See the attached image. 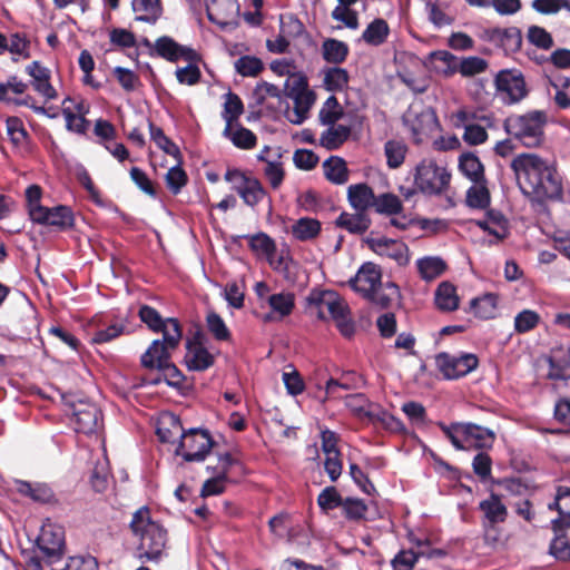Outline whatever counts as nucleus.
Segmentation results:
<instances>
[{
	"label": "nucleus",
	"mask_w": 570,
	"mask_h": 570,
	"mask_svg": "<svg viewBox=\"0 0 570 570\" xmlns=\"http://www.w3.org/2000/svg\"><path fill=\"white\" fill-rule=\"evenodd\" d=\"M243 111L244 106L240 98L233 92L226 94L223 111V118L226 121V126L233 125V122L238 119Z\"/></svg>",
	"instance_id": "864d4df0"
},
{
	"label": "nucleus",
	"mask_w": 570,
	"mask_h": 570,
	"mask_svg": "<svg viewBox=\"0 0 570 570\" xmlns=\"http://www.w3.org/2000/svg\"><path fill=\"white\" fill-rule=\"evenodd\" d=\"M397 294V286L393 283H387L384 287L381 284L379 288L374 289L373 295H368L366 298L381 307H387Z\"/></svg>",
	"instance_id": "13d9d810"
},
{
	"label": "nucleus",
	"mask_w": 570,
	"mask_h": 570,
	"mask_svg": "<svg viewBox=\"0 0 570 570\" xmlns=\"http://www.w3.org/2000/svg\"><path fill=\"white\" fill-rule=\"evenodd\" d=\"M347 197L351 206L356 212H365L374 205L375 196L366 184L351 185L347 189Z\"/></svg>",
	"instance_id": "a878e982"
},
{
	"label": "nucleus",
	"mask_w": 570,
	"mask_h": 570,
	"mask_svg": "<svg viewBox=\"0 0 570 570\" xmlns=\"http://www.w3.org/2000/svg\"><path fill=\"white\" fill-rule=\"evenodd\" d=\"M307 303L320 320L332 318L343 336L351 337L354 334L355 324L351 318L350 308L336 292L313 291L307 297Z\"/></svg>",
	"instance_id": "7ed1b4c3"
},
{
	"label": "nucleus",
	"mask_w": 570,
	"mask_h": 570,
	"mask_svg": "<svg viewBox=\"0 0 570 570\" xmlns=\"http://www.w3.org/2000/svg\"><path fill=\"white\" fill-rule=\"evenodd\" d=\"M247 239L249 248L258 258L265 259L276 252L275 240L265 233L249 235Z\"/></svg>",
	"instance_id": "ea45409f"
},
{
	"label": "nucleus",
	"mask_w": 570,
	"mask_h": 570,
	"mask_svg": "<svg viewBox=\"0 0 570 570\" xmlns=\"http://www.w3.org/2000/svg\"><path fill=\"white\" fill-rule=\"evenodd\" d=\"M51 570H98L97 561L92 557H71L63 566H50Z\"/></svg>",
	"instance_id": "680f3d73"
},
{
	"label": "nucleus",
	"mask_w": 570,
	"mask_h": 570,
	"mask_svg": "<svg viewBox=\"0 0 570 570\" xmlns=\"http://www.w3.org/2000/svg\"><path fill=\"white\" fill-rule=\"evenodd\" d=\"M374 414L375 415L371 417V423L380 422L386 430L391 432L404 431V425L401 420L382 410L379 405L376 406Z\"/></svg>",
	"instance_id": "e2e57ef3"
},
{
	"label": "nucleus",
	"mask_w": 570,
	"mask_h": 570,
	"mask_svg": "<svg viewBox=\"0 0 570 570\" xmlns=\"http://www.w3.org/2000/svg\"><path fill=\"white\" fill-rule=\"evenodd\" d=\"M17 491L35 502L48 503L53 499L52 489L46 483H31L28 481H17Z\"/></svg>",
	"instance_id": "7c9ffc66"
},
{
	"label": "nucleus",
	"mask_w": 570,
	"mask_h": 570,
	"mask_svg": "<svg viewBox=\"0 0 570 570\" xmlns=\"http://www.w3.org/2000/svg\"><path fill=\"white\" fill-rule=\"evenodd\" d=\"M390 33L387 22L382 18L374 19L362 33L364 42L371 46H380L385 42Z\"/></svg>",
	"instance_id": "e433bc0d"
},
{
	"label": "nucleus",
	"mask_w": 570,
	"mask_h": 570,
	"mask_svg": "<svg viewBox=\"0 0 570 570\" xmlns=\"http://www.w3.org/2000/svg\"><path fill=\"white\" fill-rule=\"evenodd\" d=\"M540 321L538 313L531 309H523L514 317V328L518 333H525L534 328Z\"/></svg>",
	"instance_id": "69168bd1"
},
{
	"label": "nucleus",
	"mask_w": 570,
	"mask_h": 570,
	"mask_svg": "<svg viewBox=\"0 0 570 570\" xmlns=\"http://www.w3.org/2000/svg\"><path fill=\"white\" fill-rule=\"evenodd\" d=\"M381 269L373 263L363 264L356 275L350 279L351 287L365 298L373 295L374 289L381 285Z\"/></svg>",
	"instance_id": "f3484780"
},
{
	"label": "nucleus",
	"mask_w": 570,
	"mask_h": 570,
	"mask_svg": "<svg viewBox=\"0 0 570 570\" xmlns=\"http://www.w3.org/2000/svg\"><path fill=\"white\" fill-rule=\"evenodd\" d=\"M150 138L155 144L164 150L167 155L180 159V150L176 144H174L163 131L161 128L156 127L153 122H149Z\"/></svg>",
	"instance_id": "3c124183"
},
{
	"label": "nucleus",
	"mask_w": 570,
	"mask_h": 570,
	"mask_svg": "<svg viewBox=\"0 0 570 570\" xmlns=\"http://www.w3.org/2000/svg\"><path fill=\"white\" fill-rule=\"evenodd\" d=\"M321 232V223L312 217H302L291 226L292 236L299 242H308L317 237Z\"/></svg>",
	"instance_id": "473e14b6"
},
{
	"label": "nucleus",
	"mask_w": 570,
	"mask_h": 570,
	"mask_svg": "<svg viewBox=\"0 0 570 570\" xmlns=\"http://www.w3.org/2000/svg\"><path fill=\"white\" fill-rule=\"evenodd\" d=\"M459 169L472 183L485 180L484 167L480 158L473 153H465L460 156Z\"/></svg>",
	"instance_id": "c756f323"
},
{
	"label": "nucleus",
	"mask_w": 570,
	"mask_h": 570,
	"mask_svg": "<svg viewBox=\"0 0 570 570\" xmlns=\"http://www.w3.org/2000/svg\"><path fill=\"white\" fill-rule=\"evenodd\" d=\"M215 361V356L205 347L200 336H195L186 343L185 364L190 371H205Z\"/></svg>",
	"instance_id": "6ab92c4d"
},
{
	"label": "nucleus",
	"mask_w": 570,
	"mask_h": 570,
	"mask_svg": "<svg viewBox=\"0 0 570 570\" xmlns=\"http://www.w3.org/2000/svg\"><path fill=\"white\" fill-rule=\"evenodd\" d=\"M546 121V114L534 110L507 118L504 128L525 147H535L542 141Z\"/></svg>",
	"instance_id": "423d86ee"
},
{
	"label": "nucleus",
	"mask_w": 570,
	"mask_h": 570,
	"mask_svg": "<svg viewBox=\"0 0 570 570\" xmlns=\"http://www.w3.org/2000/svg\"><path fill=\"white\" fill-rule=\"evenodd\" d=\"M33 215L35 217H32L31 220L40 225L53 226L60 229H67L73 226V214L68 206H43V208H36Z\"/></svg>",
	"instance_id": "dca6fc26"
},
{
	"label": "nucleus",
	"mask_w": 570,
	"mask_h": 570,
	"mask_svg": "<svg viewBox=\"0 0 570 570\" xmlns=\"http://www.w3.org/2000/svg\"><path fill=\"white\" fill-rule=\"evenodd\" d=\"M235 69L243 77H256L263 70V62L254 56H243L235 61Z\"/></svg>",
	"instance_id": "bf43d9fd"
},
{
	"label": "nucleus",
	"mask_w": 570,
	"mask_h": 570,
	"mask_svg": "<svg viewBox=\"0 0 570 570\" xmlns=\"http://www.w3.org/2000/svg\"><path fill=\"white\" fill-rule=\"evenodd\" d=\"M450 171L434 159H423L415 167L414 187L424 195L444 194L450 186Z\"/></svg>",
	"instance_id": "0eeeda50"
},
{
	"label": "nucleus",
	"mask_w": 570,
	"mask_h": 570,
	"mask_svg": "<svg viewBox=\"0 0 570 570\" xmlns=\"http://www.w3.org/2000/svg\"><path fill=\"white\" fill-rule=\"evenodd\" d=\"M497 94L505 104H514L527 95L525 81L521 71L504 69L495 77Z\"/></svg>",
	"instance_id": "ddd939ff"
},
{
	"label": "nucleus",
	"mask_w": 570,
	"mask_h": 570,
	"mask_svg": "<svg viewBox=\"0 0 570 570\" xmlns=\"http://www.w3.org/2000/svg\"><path fill=\"white\" fill-rule=\"evenodd\" d=\"M527 37L532 45L540 49L548 50L553 46V39L551 35L542 27H529Z\"/></svg>",
	"instance_id": "0e129e2a"
},
{
	"label": "nucleus",
	"mask_w": 570,
	"mask_h": 570,
	"mask_svg": "<svg viewBox=\"0 0 570 570\" xmlns=\"http://www.w3.org/2000/svg\"><path fill=\"white\" fill-rule=\"evenodd\" d=\"M212 448L209 434L199 429H191L180 434V442L176 453L185 461H203Z\"/></svg>",
	"instance_id": "9b49d317"
},
{
	"label": "nucleus",
	"mask_w": 570,
	"mask_h": 570,
	"mask_svg": "<svg viewBox=\"0 0 570 570\" xmlns=\"http://www.w3.org/2000/svg\"><path fill=\"white\" fill-rule=\"evenodd\" d=\"M404 126L411 131L415 142H421L438 127V118L433 109L412 105L403 115Z\"/></svg>",
	"instance_id": "9d476101"
},
{
	"label": "nucleus",
	"mask_w": 570,
	"mask_h": 570,
	"mask_svg": "<svg viewBox=\"0 0 570 570\" xmlns=\"http://www.w3.org/2000/svg\"><path fill=\"white\" fill-rule=\"evenodd\" d=\"M551 372L550 376L553 379L562 377V375L558 372H554V368L562 370L570 366V350L564 346H560L552 351V354L549 358ZM567 384L570 385V375L563 376Z\"/></svg>",
	"instance_id": "de8ad7c7"
},
{
	"label": "nucleus",
	"mask_w": 570,
	"mask_h": 570,
	"mask_svg": "<svg viewBox=\"0 0 570 570\" xmlns=\"http://www.w3.org/2000/svg\"><path fill=\"white\" fill-rule=\"evenodd\" d=\"M415 265L420 277L425 282L440 277L446 269V263L439 256H424Z\"/></svg>",
	"instance_id": "c85d7f7f"
},
{
	"label": "nucleus",
	"mask_w": 570,
	"mask_h": 570,
	"mask_svg": "<svg viewBox=\"0 0 570 570\" xmlns=\"http://www.w3.org/2000/svg\"><path fill=\"white\" fill-rule=\"evenodd\" d=\"M498 297L494 294H484L471 301V308L475 316L490 320L497 314Z\"/></svg>",
	"instance_id": "a19ab883"
},
{
	"label": "nucleus",
	"mask_w": 570,
	"mask_h": 570,
	"mask_svg": "<svg viewBox=\"0 0 570 570\" xmlns=\"http://www.w3.org/2000/svg\"><path fill=\"white\" fill-rule=\"evenodd\" d=\"M476 115L468 109H460L453 114L452 120L456 128H463V140L470 146H478L487 141L488 132L484 127L475 124Z\"/></svg>",
	"instance_id": "2eb2a0df"
},
{
	"label": "nucleus",
	"mask_w": 570,
	"mask_h": 570,
	"mask_svg": "<svg viewBox=\"0 0 570 570\" xmlns=\"http://www.w3.org/2000/svg\"><path fill=\"white\" fill-rule=\"evenodd\" d=\"M438 425L456 450L491 449L495 441L492 430L474 423L455 422L446 425L440 422Z\"/></svg>",
	"instance_id": "20e7f679"
},
{
	"label": "nucleus",
	"mask_w": 570,
	"mask_h": 570,
	"mask_svg": "<svg viewBox=\"0 0 570 570\" xmlns=\"http://www.w3.org/2000/svg\"><path fill=\"white\" fill-rule=\"evenodd\" d=\"M179 419L174 414L165 415L157 428V435L163 442H170L174 435L181 434Z\"/></svg>",
	"instance_id": "603ef678"
},
{
	"label": "nucleus",
	"mask_w": 570,
	"mask_h": 570,
	"mask_svg": "<svg viewBox=\"0 0 570 570\" xmlns=\"http://www.w3.org/2000/svg\"><path fill=\"white\" fill-rule=\"evenodd\" d=\"M271 313L265 316L266 321H281L288 316L295 307V296L289 292L272 294L267 297Z\"/></svg>",
	"instance_id": "5701e85b"
},
{
	"label": "nucleus",
	"mask_w": 570,
	"mask_h": 570,
	"mask_svg": "<svg viewBox=\"0 0 570 570\" xmlns=\"http://www.w3.org/2000/svg\"><path fill=\"white\" fill-rule=\"evenodd\" d=\"M384 154L387 166L395 169L404 163L407 154V146L402 140L391 139L384 145Z\"/></svg>",
	"instance_id": "79ce46f5"
},
{
	"label": "nucleus",
	"mask_w": 570,
	"mask_h": 570,
	"mask_svg": "<svg viewBox=\"0 0 570 570\" xmlns=\"http://www.w3.org/2000/svg\"><path fill=\"white\" fill-rule=\"evenodd\" d=\"M550 553L558 560H570V534L556 532L550 543Z\"/></svg>",
	"instance_id": "4d7b16f0"
},
{
	"label": "nucleus",
	"mask_w": 570,
	"mask_h": 570,
	"mask_svg": "<svg viewBox=\"0 0 570 570\" xmlns=\"http://www.w3.org/2000/svg\"><path fill=\"white\" fill-rule=\"evenodd\" d=\"M183 337L180 325L169 323L163 338L154 340L141 355V364L147 368H157L171 360L173 352L179 346Z\"/></svg>",
	"instance_id": "6e6552de"
},
{
	"label": "nucleus",
	"mask_w": 570,
	"mask_h": 570,
	"mask_svg": "<svg viewBox=\"0 0 570 570\" xmlns=\"http://www.w3.org/2000/svg\"><path fill=\"white\" fill-rule=\"evenodd\" d=\"M345 405L351 413L358 420L370 422L374 414L377 404H374L367 400L362 393L347 395L345 399Z\"/></svg>",
	"instance_id": "cd10ccee"
},
{
	"label": "nucleus",
	"mask_w": 570,
	"mask_h": 570,
	"mask_svg": "<svg viewBox=\"0 0 570 570\" xmlns=\"http://www.w3.org/2000/svg\"><path fill=\"white\" fill-rule=\"evenodd\" d=\"M371 220L364 212H356L355 214L342 213L337 219L336 225L346 229L352 234H362L370 227Z\"/></svg>",
	"instance_id": "c9c22d12"
},
{
	"label": "nucleus",
	"mask_w": 570,
	"mask_h": 570,
	"mask_svg": "<svg viewBox=\"0 0 570 570\" xmlns=\"http://www.w3.org/2000/svg\"><path fill=\"white\" fill-rule=\"evenodd\" d=\"M364 383L363 377L354 372H346L342 375L341 380L331 379L326 382V394L335 396L337 389L350 390L358 387Z\"/></svg>",
	"instance_id": "49530a36"
},
{
	"label": "nucleus",
	"mask_w": 570,
	"mask_h": 570,
	"mask_svg": "<svg viewBox=\"0 0 570 570\" xmlns=\"http://www.w3.org/2000/svg\"><path fill=\"white\" fill-rule=\"evenodd\" d=\"M476 225L497 240L508 236V220L500 212L489 210L484 218L476 220Z\"/></svg>",
	"instance_id": "b1692460"
},
{
	"label": "nucleus",
	"mask_w": 570,
	"mask_h": 570,
	"mask_svg": "<svg viewBox=\"0 0 570 570\" xmlns=\"http://www.w3.org/2000/svg\"><path fill=\"white\" fill-rule=\"evenodd\" d=\"M41 559L48 566L59 563L65 553V530L61 525L47 521L37 539Z\"/></svg>",
	"instance_id": "1a4fd4ad"
},
{
	"label": "nucleus",
	"mask_w": 570,
	"mask_h": 570,
	"mask_svg": "<svg viewBox=\"0 0 570 570\" xmlns=\"http://www.w3.org/2000/svg\"><path fill=\"white\" fill-rule=\"evenodd\" d=\"M225 179L233 185L244 203L254 207L266 197V191L258 179L247 177L238 169H228Z\"/></svg>",
	"instance_id": "4468645a"
},
{
	"label": "nucleus",
	"mask_w": 570,
	"mask_h": 570,
	"mask_svg": "<svg viewBox=\"0 0 570 570\" xmlns=\"http://www.w3.org/2000/svg\"><path fill=\"white\" fill-rule=\"evenodd\" d=\"M550 85L554 90V100L560 108L570 107V78L556 76L550 79Z\"/></svg>",
	"instance_id": "09e8293b"
},
{
	"label": "nucleus",
	"mask_w": 570,
	"mask_h": 570,
	"mask_svg": "<svg viewBox=\"0 0 570 570\" xmlns=\"http://www.w3.org/2000/svg\"><path fill=\"white\" fill-rule=\"evenodd\" d=\"M343 108L340 106L337 99L331 96L323 104L318 118L322 125H334L343 117Z\"/></svg>",
	"instance_id": "8fccbe9b"
},
{
	"label": "nucleus",
	"mask_w": 570,
	"mask_h": 570,
	"mask_svg": "<svg viewBox=\"0 0 570 570\" xmlns=\"http://www.w3.org/2000/svg\"><path fill=\"white\" fill-rule=\"evenodd\" d=\"M154 48L158 56L168 61L175 62L183 59L187 62H196L198 60V55L194 49L181 46L167 36L158 38Z\"/></svg>",
	"instance_id": "a211bd4d"
},
{
	"label": "nucleus",
	"mask_w": 570,
	"mask_h": 570,
	"mask_svg": "<svg viewBox=\"0 0 570 570\" xmlns=\"http://www.w3.org/2000/svg\"><path fill=\"white\" fill-rule=\"evenodd\" d=\"M323 169L325 177L334 184L341 185L348 179L346 163L341 157L332 156L326 159L323 164Z\"/></svg>",
	"instance_id": "4c0bfd02"
},
{
	"label": "nucleus",
	"mask_w": 570,
	"mask_h": 570,
	"mask_svg": "<svg viewBox=\"0 0 570 570\" xmlns=\"http://www.w3.org/2000/svg\"><path fill=\"white\" fill-rule=\"evenodd\" d=\"M348 53V47L345 42L336 39H327L322 45L323 58L331 63L343 62Z\"/></svg>",
	"instance_id": "37998d69"
},
{
	"label": "nucleus",
	"mask_w": 570,
	"mask_h": 570,
	"mask_svg": "<svg viewBox=\"0 0 570 570\" xmlns=\"http://www.w3.org/2000/svg\"><path fill=\"white\" fill-rule=\"evenodd\" d=\"M206 325L208 331L217 341H228L230 332L224 320L215 312H210L206 316Z\"/></svg>",
	"instance_id": "052dcab7"
},
{
	"label": "nucleus",
	"mask_w": 570,
	"mask_h": 570,
	"mask_svg": "<svg viewBox=\"0 0 570 570\" xmlns=\"http://www.w3.org/2000/svg\"><path fill=\"white\" fill-rule=\"evenodd\" d=\"M511 168L524 195L538 200L556 199L562 194L561 178L554 166L535 154L524 153L513 158Z\"/></svg>",
	"instance_id": "f257e3e1"
},
{
	"label": "nucleus",
	"mask_w": 570,
	"mask_h": 570,
	"mask_svg": "<svg viewBox=\"0 0 570 570\" xmlns=\"http://www.w3.org/2000/svg\"><path fill=\"white\" fill-rule=\"evenodd\" d=\"M286 97L293 101V107L285 111L286 119L294 124H303L309 116L315 102V94L308 88L307 79L303 75H292L285 82Z\"/></svg>",
	"instance_id": "39448f33"
},
{
	"label": "nucleus",
	"mask_w": 570,
	"mask_h": 570,
	"mask_svg": "<svg viewBox=\"0 0 570 570\" xmlns=\"http://www.w3.org/2000/svg\"><path fill=\"white\" fill-rule=\"evenodd\" d=\"M377 213L386 215H397L402 210V203L393 194H382L375 197L374 205Z\"/></svg>",
	"instance_id": "6e6d98bb"
},
{
	"label": "nucleus",
	"mask_w": 570,
	"mask_h": 570,
	"mask_svg": "<svg viewBox=\"0 0 570 570\" xmlns=\"http://www.w3.org/2000/svg\"><path fill=\"white\" fill-rule=\"evenodd\" d=\"M129 528L138 540L137 554L140 560L157 563L167 557V530L151 519L147 507L139 508L132 514Z\"/></svg>",
	"instance_id": "f03ea898"
},
{
	"label": "nucleus",
	"mask_w": 570,
	"mask_h": 570,
	"mask_svg": "<svg viewBox=\"0 0 570 570\" xmlns=\"http://www.w3.org/2000/svg\"><path fill=\"white\" fill-rule=\"evenodd\" d=\"M532 8L542 14H554L562 8L570 11V2L568 0H533Z\"/></svg>",
	"instance_id": "774afa93"
},
{
	"label": "nucleus",
	"mask_w": 570,
	"mask_h": 570,
	"mask_svg": "<svg viewBox=\"0 0 570 570\" xmlns=\"http://www.w3.org/2000/svg\"><path fill=\"white\" fill-rule=\"evenodd\" d=\"M466 204L472 208H485L490 204V191L487 179L473 185L466 191Z\"/></svg>",
	"instance_id": "c03bdc74"
},
{
	"label": "nucleus",
	"mask_w": 570,
	"mask_h": 570,
	"mask_svg": "<svg viewBox=\"0 0 570 570\" xmlns=\"http://www.w3.org/2000/svg\"><path fill=\"white\" fill-rule=\"evenodd\" d=\"M324 83L331 91L343 90L348 83V72L338 67H333L326 70Z\"/></svg>",
	"instance_id": "5fc2aeb1"
},
{
	"label": "nucleus",
	"mask_w": 570,
	"mask_h": 570,
	"mask_svg": "<svg viewBox=\"0 0 570 570\" xmlns=\"http://www.w3.org/2000/svg\"><path fill=\"white\" fill-rule=\"evenodd\" d=\"M435 362L439 371L448 380L465 376L474 371L479 364L476 355L472 353L452 355L443 352L436 355Z\"/></svg>",
	"instance_id": "f8f14e48"
},
{
	"label": "nucleus",
	"mask_w": 570,
	"mask_h": 570,
	"mask_svg": "<svg viewBox=\"0 0 570 570\" xmlns=\"http://www.w3.org/2000/svg\"><path fill=\"white\" fill-rule=\"evenodd\" d=\"M371 248L377 255L393 259L399 266H405L410 262L409 247L401 240L385 237L372 239Z\"/></svg>",
	"instance_id": "aec40b11"
},
{
	"label": "nucleus",
	"mask_w": 570,
	"mask_h": 570,
	"mask_svg": "<svg viewBox=\"0 0 570 570\" xmlns=\"http://www.w3.org/2000/svg\"><path fill=\"white\" fill-rule=\"evenodd\" d=\"M434 299L438 308L441 311L452 312L459 307L456 288L450 282H442L438 286Z\"/></svg>",
	"instance_id": "f704fd0d"
},
{
	"label": "nucleus",
	"mask_w": 570,
	"mask_h": 570,
	"mask_svg": "<svg viewBox=\"0 0 570 570\" xmlns=\"http://www.w3.org/2000/svg\"><path fill=\"white\" fill-rule=\"evenodd\" d=\"M68 102H73V99L67 97L62 101V115L66 119V127L70 131L83 134L87 130L88 121L82 115H76L71 106L67 105Z\"/></svg>",
	"instance_id": "a18cd8bd"
},
{
	"label": "nucleus",
	"mask_w": 570,
	"mask_h": 570,
	"mask_svg": "<svg viewBox=\"0 0 570 570\" xmlns=\"http://www.w3.org/2000/svg\"><path fill=\"white\" fill-rule=\"evenodd\" d=\"M327 126L328 128L320 137V144L328 150L337 149L348 139L351 126L343 124Z\"/></svg>",
	"instance_id": "bb28decb"
},
{
	"label": "nucleus",
	"mask_w": 570,
	"mask_h": 570,
	"mask_svg": "<svg viewBox=\"0 0 570 570\" xmlns=\"http://www.w3.org/2000/svg\"><path fill=\"white\" fill-rule=\"evenodd\" d=\"M479 508L483 512L485 522L490 525L504 522L508 517L507 507L500 497L494 493L481 501Z\"/></svg>",
	"instance_id": "393cba45"
},
{
	"label": "nucleus",
	"mask_w": 570,
	"mask_h": 570,
	"mask_svg": "<svg viewBox=\"0 0 570 570\" xmlns=\"http://www.w3.org/2000/svg\"><path fill=\"white\" fill-rule=\"evenodd\" d=\"M138 315L140 321L145 323L148 326V328L155 333L164 334L169 323L180 325L177 318H163L154 307L148 305L140 306Z\"/></svg>",
	"instance_id": "2f4dec72"
},
{
	"label": "nucleus",
	"mask_w": 570,
	"mask_h": 570,
	"mask_svg": "<svg viewBox=\"0 0 570 570\" xmlns=\"http://www.w3.org/2000/svg\"><path fill=\"white\" fill-rule=\"evenodd\" d=\"M131 8L138 21L155 23L161 16L160 0H132Z\"/></svg>",
	"instance_id": "72a5a7b5"
},
{
	"label": "nucleus",
	"mask_w": 570,
	"mask_h": 570,
	"mask_svg": "<svg viewBox=\"0 0 570 570\" xmlns=\"http://www.w3.org/2000/svg\"><path fill=\"white\" fill-rule=\"evenodd\" d=\"M27 73L32 78V88L45 97L46 100H53L57 98V91L50 83V71L48 68L41 66L38 61L31 62L26 68Z\"/></svg>",
	"instance_id": "4be33fe9"
},
{
	"label": "nucleus",
	"mask_w": 570,
	"mask_h": 570,
	"mask_svg": "<svg viewBox=\"0 0 570 570\" xmlns=\"http://www.w3.org/2000/svg\"><path fill=\"white\" fill-rule=\"evenodd\" d=\"M75 430L83 434L97 431L101 420L100 410L91 403H80L73 412Z\"/></svg>",
	"instance_id": "412c9836"
},
{
	"label": "nucleus",
	"mask_w": 570,
	"mask_h": 570,
	"mask_svg": "<svg viewBox=\"0 0 570 570\" xmlns=\"http://www.w3.org/2000/svg\"><path fill=\"white\" fill-rule=\"evenodd\" d=\"M224 136L227 137L234 146L242 149H252L256 145V136L245 127L226 126Z\"/></svg>",
	"instance_id": "58836bf2"
},
{
	"label": "nucleus",
	"mask_w": 570,
	"mask_h": 570,
	"mask_svg": "<svg viewBox=\"0 0 570 570\" xmlns=\"http://www.w3.org/2000/svg\"><path fill=\"white\" fill-rule=\"evenodd\" d=\"M343 501L344 500L334 487L325 488L317 498V503L324 511H330L337 507H342Z\"/></svg>",
	"instance_id": "338daca9"
}]
</instances>
